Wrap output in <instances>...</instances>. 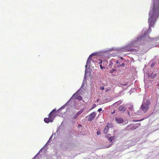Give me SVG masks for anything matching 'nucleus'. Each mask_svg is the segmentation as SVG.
Returning <instances> with one entry per match:
<instances>
[{"label":"nucleus","mask_w":159,"mask_h":159,"mask_svg":"<svg viewBox=\"0 0 159 159\" xmlns=\"http://www.w3.org/2000/svg\"><path fill=\"white\" fill-rule=\"evenodd\" d=\"M128 114L130 116V113H129V112H128Z\"/></svg>","instance_id":"33"},{"label":"nucleus","mask_w":159,"mask_h":159,"mask_svg":"<svg viewBox=\"0 0 159 159\" xmlns=\"http://www.w3.org/2000/svg\"><path fill=\"white\" fill-rule=\"evenodd\" d=\"M110 90H111V89H107L106 90V92H107L108 91H110Z\"/></svg>","instance_id":"26"},{"label":"nucleus","mask_w":159,"mask_h":159,"mask_svg":"<svg viewBox=\"0 0 159 159\" xmlns=\"http://www.w3.org/2000/svg\"><path fill=\"white\" fill-rule=\"evenodd\" d=\"M154 66V64H151V66L152 67L153 66Z\"/></svg>","instance_id":"28"},{"label":"nucleus","mask_w":159,"mask_h":159,"mask_svg":"<svg viewBox=\"0 0 159 159\" xmlns=\"http://www.w3.org/2000/svg\"><path fill=\"white\" fill-rule=\"evenodd\" d=\"M96 105V104H93V107H92L91 108V109H90V110L93 109L94 107H95Z\"/></svg>","instance_id":"19"},{"label":"nucleus","mask_w":159,"mask_h":159,"mask_svg":"<svg viewBox=\"0 0 159 159\" xmlns=\"http://www.w3.org/2000/svg\"><path fill=\"white\" fill-rule=\"evenodd\" d=\"M92 57H91V55H90L89 56V57H88V59L87 61V64H88L89 63H90V61L91 60Z\"/></svg>","instance_id":"13"},{"label":"nucleus","mask_w":159,"mask_h":159,"mask_svg":"<svg viewBox=\"0 0 159 159\" xmlns=\"http://www.w3.org/2000/svg\"><path fill=\"white\" fill-rule=\"evenodd\" d=\"M125 65V64L124 63H123L121 65V66H124Z\"/></svg>","instance_id":"29"},{"label":"nucleus","mask_w":159,"mask_h":159,"mask_svg":"<svg viewBox=\"0 0 159 159\" xmlns=\"http://www.w3.org/2000/svg\"><path fill=\"white\" fill-rule=\"evenodd\" d=\"M100 68L102 70L104 69L105 68V66H106V64H105V62L103 63V65L102 64H101L99 65Z\"/></svg>","instance_id":"9"},{"label":"nucleus","mask_w":159,"mask_h":159,"mask_svg":"<svg viewBox=\"0 0 159 159\" xmlns=\"http://www.w3.org/2000/svg\"><path fill=\"white\" fill-rule=\"evenodd\" d=\"M155 0H153L152 6L151 7L149 13L148 21L150 27L153 26L159 16V8L154 6Z\"/></svg>","instance_id":"1"},{"label":"nucleus","mask_w":159,"mask_h":159,"mask_svg":"<svg viewBox=\"0 0 159 159\" xmlns=\"http://www.w3.org/2000/svg\"><path fill=\"white\" fill-rule=\"evenodd\" d=\"M116 121L118 124L123 123L124 120L121 117H116L115 118Z\"/></svg>","instance_id":"6"},{"label":"nucleus","mask_w":159,"mask_h":159,"mask_svg":"<svg viewBox=\"0 0 159 159\" xmlns=\"http://www.w3.org/2000/svg\"><path fill=\"white\" fill-rule=\"evenodd\" d=\"M102 60L101 59H98V63L99 65L101 64H102Z\"/></svg>","instance_id":"17"},{"label":"nucleus","mask_w":159,"mask_h":159,"mask_svg":"<svg viewBox=\"0 0 159 159\" xmlns=\"http://www.w3.org/2000/svg\"><path fill=\"white\" fill-rule=\"evenodd\" d=\"M44 121L47 123H49L50 122H52L53 121H51V119L48 117V118H45L44 120Z\"/></svg>","instance_id":"8"},{"label":"nucleus","mask_w":159,"mask_h":159,"mask_svg":"<svg viewBox=\"0 0 159 159\" xmlns=\"http://www.w3.org/2000/svg\"><path fill=\"white\" fill-rule=\"evenodd\" d=\"M157 85L159 86V84H158Z\"/></svg>","instance_id":"34"},{"label":"nucleus","mask_w":159,"mask_h":159,"mask_svg":"<svg viewBox=\"0 0 159 159\" xmlns=\"http://www.w3.org/2000/svg\"><path fill=\"white\" fill-rule=\"evenodd\" d=\"M122 85L123 86H126V84H122Z\"/></svg>","instance_id":"32"},{"label":"nucleus","mask_w":159,"mask_h":159,"mask_svg":"<svg viewBox=\"0 0 159 159\" xmlns=\"http://www.w3.org/2000/svg\"><path fill=\"white\" fill-rule=\"evenodd\" d=\"M95 55V53H92V54H91L90 55H91V57H92V56H94V55Z\"/></svg>","instance_id":"23"},{"label":"nucleus","mask_w":159,"mask_h":159,"mask_svg":"<svg viewBox=\"0 0 159 159\" xmlns=\"http://www.w3.org/2000/svg\"><path fill=\"white\" fill-rule=\"evenodd\" d=\"M102 108H99V109H98V111L100 112V111H102Z\"/></svg>","instance_id":"25"},{"label":"nucleus","mask_w":159,"mask_h":159,"mask_svg":"<svg viewBox=\"0 0 159 159\" xmlns=\"http://www.w3.org/2000/svg\"><path fill=\"white\" fill-rule=\"evenodd\" d=\"M129 109L133 111H134L133 107L132 106H131L129 107Z\"/></svg>","instance_id":"18"},{"label":"nucleus","mask_w":159,"mask_h":159,"mask_svg":"<svg viewBox=\"0 0 159 159\" xmlns=\"http://www.w3.org/2000/svg\"><path fill=\"white\" fill-rule=\"evenodd\" d=\"M159 40V38H156L153 39V42L154 43H159V41H158Z\"/></svg>","instance_id":"15"},{"label":"nucleus","mask_w":159,"mask_h":159,"mask_svg":"<svg viewBox=\"0 0 159 159\" xmlns=\"http://www.w3.org/2000/svg\"><path fill=\"white\" fill-rule=\"evenodd\" d=\"M155 7H158L159 8V0H155L154 1Z\"/></svg>","instance_id":"10"},{"label":"nucleus","mask_w":159,"mask_h":159,"mask_svg":"<svg viewBox=\"0 0 159 159\" xmlns=\"http://www.w3.org/2000/svg\"><path fill=\"white\" fill-rule=\"evenodd\" d=\"M97 134L98 135H100V133L99 131H98L97 132Z\"/></svg>","instance_id":"21"},{"label":"nucleus","mask_w":159,"mask_h":159,"mask_svg":"<svg viewBox=\"0 0 159 159\" xmlns=\"http://www.w3.org/2000/svg\"><path fill=\"white\" fill-rule=\"evenodd\" d=\"M75 94H74L73 95V96H72V97H74V96H75Z\"/></svg>","instance_id":"31"},{"label":"nucleus","mask_w":159,"mask_h":159,"mask_svg":"<svg viewBox=\"0 0 159 159\" xmlns=\"http://www.w3.org/2000/svg\"><path fill=\"white\" fill-rule=\"evenodd\" d=\"M108 131V127L107 125L103 130V132L104 134H107Z\"/></svg>","instance_id":"12"},{"label":"nucleus","mask_w":159,"mask_h":159,"mask_svg":"<svg viewBox=\"0 0 159 159\" xmlns=\"http://www.w3.org/2000/svg\"><path fill=\"white\" fill-rule=\"evenodd\" d=\"M126 108L125 107L122 105L118 107V110L119 111L124 112L126 110Z\"/></svg>","instance_id":"7"},{"label":"nucleus","mask_w":159,"mask_h":159,"mask_svg":"<svg viewBox=\"0 0 159 159\" xmlns=\"http://www.w3.org/2000/svg\"><path fill=\"white\" fill-rule=\"evenodd\" d=\"M100 89L103 90L104 89V87L103 86L101 87L100 88Z\"/></svg>","instance_id":"22"},{"label":"nucleus","mask_w":159,"mask_h":159,"mask_svg":"<svg viewBox=\"0 0 159 159\" xmlns=\"http://www.w3.org/2000/svg\"><path fill=\"white\" fill-rule=\"evenodd\" d=\"M85 67H87V65H86L85 66Z\"/></svg>","instance_id":"35"},{"label":"nucleus","mask_w":159,"mask_h":159,"mask_svg":"<svg viewBox=\"0 0 159 159\" xmlns=\"http://www.w3.org/2000/svg\"><path fill=\"white\" fill-rule=\"evenodd\" d=\"M115 110H114V111H113V112H112L111 114H113V113H115Z\"/></svg>","instance_id":"27"},{"label":"nucleus","mask_w":159,"mask_h":159,"mask_svg":"<svg viewBox=\"0 0 159 159\" xmlns=\"http://www.w3.org/2000/svg\"><path fill=\"white\" fill-rule=\"evenodd\" d=\"M114 136H113L111 137L108 138V140L110 143H111L112 142V140L114 139Z\"/></svg>","instance_id":"14"},{"label":"nucleus","mask_w":159,"mask_h":159,"mask_svg":"<svg viewBox=\"0 0 159 159\" xmlns=\"http://www.w3.org/2000/svg\"><path fill=\"white\" fill-rule=\"evenodd\" d=\"M78 116L76 114L73 117V118L74 119H76Z\"/></svg>","instance_id":"20"},{"label":"nucleus","mask_w":159,"mask_h":159,"mask_svg":"<svg viewBox=\"0 0 159 159\" xmlns=\"http://www.w3.org/2000/svg\"><path fill=\"white\" fill-rule=\"evenodd\" d=\"M139 43L138 40H135L132 42L125 48L126 49H128V51L136 52L139 49Z\"/></svg>","instance_id":"2"},{"label":"nucleus","mask_w":159,"mask_h":159,"mask_svg":"<svg viewBox=\"0 0 159 159\" xmlns=\"http://www.w3.org/2000/svg\"><path fill=\"white\" fill-rule=\"evenodd\" d=\"M84 111L83 109H82L79 111H78L77 113L76 114L78 116L79 115H80V114H81Z\"/></svg>","instance_id":"16"},{"label":"nucleus","mask_w":159,"mask_h":159,"mask_svg":"<svg viewBox=\"0 0 159 159\" xmlns=\"http://www.w3.org/2000/svg\"><path fill=\"white\" fill-rule=\"evenodd\" d=\"M122 103L121 100H119L114 103L112 105L114 106H117L118 105Z\"/></svg>","instance_id":"11"},{"label":"nucleus","mask_w":159,"mask_h":159,"mask_svg":"<svg viewBox=\"0 0 159 159\" xmlns=\"http://www.w3.org/2000/svg\"><path fill=\"white\" fill-rule=\"evenodd\" d=\"M78 126L79 127H81V125H80V124H79L78 125Z\"/></svg>","instance_id":"30"},{"label":"nucleus","mask_w":159,"mask_h":159,"mask_svg":"<svg viewBox=\"0 0 159 159\" xmlns=\"http://www.w3.org/2000/svg\"><path fill=\"white\" fill-rule=\"evenodd\" d=\"M96 116V113L95 112H93L91 113L88 116V120L89 121H91Z\"/></svg>","instance_id":"5"},{"label":"nucleus","mask_w":159,"mask_h":159,"mask_svg":"<svg viewBox=\"0 0 159 159\" xmlns=\"http://www.w3.org/2000/svg\"><path fill=\"white\" fill-rule=\"evenodd\" d=\"M78 99H79V100H80L81 99H82V98L80 96V97H78Z\"/></svg>","instance_id":"24"},{"label":"nucleus","mask_w":159,"mask_h":159,"mask_svg":"<svg viewBox=\"0 0 159 159\" xmlns=\"http://www.w3.org/2000/svg\"><path fill=\"white\" fill-rule=\"evenodd\" d=\"M150 104L149 101L147 100L143 101L141 107L142 110L144 112H146L149 108V106Z\"/></svg>","instance_id":"3"},{"label":"nucleus","mask_w":159,"mask_h":159,"mask_svg":"<svg viewBox=\"0 0 159 159\" xmlns=\"http://www.w3.org/2000/svg\"><path fill=\"white\" fill-rule=\"evenodd\" d=\"M56 109H54L49 114L48 117L51 119V121H53L56 116Z\"/></svg>","instance_id":"4"}]
</instances>
